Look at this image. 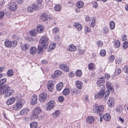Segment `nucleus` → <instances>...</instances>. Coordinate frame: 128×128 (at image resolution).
<instances>
[{
	"mask_svg": "<svg viewBox=\"0 0 128 128\" xmlns=\"http://www.w3.org/2000/svg\"><path fill=\"white\" fill-rule=\"evenodd\" d=\"M14 93L13 90L10 89L8 84H5L1 86L0 89V94H5V98L8 97L12 95Z\"/></svg>",
	"mask_w": 128,
	"mask_h": 128,
	"instance_id": "f257e3e1",
	"label": "nucleus"
},
{
	"mask_svg": "<svg viewBox=\"0 0 128 128\" xmlns=\"http://www.w3.org/2000/svg\"><path fill=\"white\" fill-rule=\"evenodd\" d=\"M48 40L49 39L46 36H43L40 40V44H41L42 47L44 48H47Z\"/></svg>",
	"mask_w": 128,
	"mask_h": 128,
	"instance_id": "f03ea898",
	"label": "nucleus"
},
{
	"mask_svg": "<svg viewBox=\"0 0 128 128\" xmlns=\"http://www.w3.org/2000/svg\"><path fill=\"white\" fill-rule=\"evenodd\" d=\"M104 110V106L102 105H100L98 106L96 104L94 106L93 112H94L97 113L99 116L103 112Z\"/></svg>",
	"mask_w": 128,
	"mask_h": 128,
	"instance_id": "7ed1b4c3",
	"label": "nucleus"
},
{
	"mask_svg": "<svg viewBox=\"0 0 128 128\" xmlns=\"http://www.w3.org/2000/svg\"><path fill=\"white\" fill-rule=\"evenodd\" d=\"M18 44V42L16 40L11 41L8 39L5 40L4 44L5 46L8 48L15 47Z\"/></svg>",
	"mask_w": 128,
	"mask_h": 128,
	"instance_id": "20e7f679",
	"label": "nucleus"
},
{
	"mask_svg": "<svg viewBox=\"0 0 128 128\" xmlns=\"http://www.w3.org/2000/svg\"><path fill=\"white\" fill-rule=\"evenodd\" d=\"M47 94L45 92L40 94L39 95V100L41 102H44L47 99Z\"/></svg>",
	"mask_w": 128,
	"mask_h": 128,
	"instance_id": "39448f33",
	"label": "nucleus"
},
{
	"mask_svg": "<svg viewBox=\"0 0 128 128\" xmlns=\"http://www.w3.org/2000/svg\"><path fill=\"white\" fill-rule=\"evenodd\" d=\"M55 104V102L53 100L50 101L46 105V109L48 110H50L53 108Z\"/></svg>",
	"mask_w": 128,
	"mask_h": 128,
	"instance_id": "423d86ee",
	"label": "nucleus"
},
{
	"mask_svg": "<svg viewBox=\"0 0 128 128\" xmlns=\"http://www.w3.org/2000/svg\"><path fill=\"white\" fill-rule=\"evenodd\" d=\"M115 100L114 98L112 97H110L107 101V104L108 106L112 107L114 105Z\"/></svg>",
	"mask_w": 128,
	"mask_h": 128,
	"instance_id": "0eeeda50",
	"label": "nucleus"
},
{
	"mask_svg": "<svg viewBox=\"0 0 128 128\" xmlns=\"http://www.w3.org/2000/svg\"><path fill=\"white\" fill-rule=\"evenodd\" d=\"M38 8V5L35 4H33L31 6H29L28 8V10L30 12H32L34 10H36Z\"/></svg>",
	"mask_w": 128,
	"mask_h": 128,
	"instance_id": "6e6552de",
	"label": "nucleus"
},
{
	"mask_svg": "<svg viewBox=\"0 0 128 128\" xmlns=\"http://www.w3.org/2000/svg\"><path fill=\"white\" fill-rule=\"evenodd\" d=\"M41 111L40 108L39 106H37L34 110L32 113L33 116H36L40 113Z\"/></svg>",
	"mask_w": 128,
	"mask_h": 128,
	"instance_id": "1a4fd4ad",
	"label": "nucleus"
},
{
	"mask_svg": "<svg viewBox=\"0 0 128 128\" xmlns=\"http://www.w3.org/2000/svg\"><path fill=\"white\" fill-rule=\"evenodd\" d=\"M55 83V82L54 81H50L47 85L48 88L50 92H52L53 90V86Z\"/></svg>",
	"mask_w": 128,
	"mask_h": 128,
	"instance_id": "9d476101",
	"label": "nucleus"
},
{
	"mask_svg": "<svg viewBox=\"0 0 128 128\" xmlns=\"http://www.w3.org/2000/svg\"><path fill=\"white\" fill-rule=\"evenodd\" d=\"M16 3L14 2H12L9 6V8L11 11H15L17 9Z\"/></svg>",
	"mask_w": 128,
	"mask_h": 128,
	"instance_id": "9b49d317",
	"label": "nucleus"
},
{
	"mask_svg": "<svg viewBox=\"0 0 128 128\" xmlns=\"http://www.w3.org/2000/svg\"><path fill=\"white\" fill-rule=\"evenodd\" d=\"M105 82L104 77H101L98 79L97 84V86H99L102 84H104Z\"/></svg>",
	"mask_w": 128,
	"mask_h": 128,
	"instance_id": "f8f14e48",
	"label": "nucleus"
},
{
	"mask_svg": "<svg viewBox=\"0 0 128 128\" xmlns=\"http://www.w3.org/2000/svg\"><path fill=\"white\" fill-rule=\"evenodd\" d=\"M22 106V104L20 102H18L16 105L14 106L13 109L14 110H18L21 109Z\"/></svg>",
	"mask_w": 128,
	"mask_h": 128,
	"instance_id": "ddd939ff",
	"label": "nucleus"
},
{
	"mask_svg": "<svg viewBox=\"0 0 128 128\" xmlns=\"http://www.w3.org/2000/svg\"><path fill=\"white\" fill-rule=\"evenodd\" d=\"M59 66L60 68L65 72H68L69 71V70L68 67L66 64H60Z\"/></svg>",
	"mask_w": 128,
	"mask_h": 128,
	"instance_id": "4468645a",
	"label": "nucleus"
},
{
	"mask_svg": "<svg viewBox=\"0 0 128 128\" xmlns=\"http://www.w3.org/2000/svg\"><path fill=\"white\" fill-rule=\"evenodd\" d=\"M29 112V110L28 108H25L20 111V114L21 116L27 114Z\"/></svg>",
	"mask_w": 128,
	"mask_h": 128,
	"instance_id": "2eb2a0df",
	"label": "nucleus"
},
{
	"mask_svg": "<svg viewBox=\"0 0 128 128\" xmlns=\"http://www.w3.org/2000/svg\"><path fill=\"white\" fill-rule=\"evenodd\" d=\"M15 100V98L12 97L8 99L6 102V104L8 105H11L14 103Z\"/></svg>",
	"mask_w": 128,
	"mask_h": 128,
	"instance_id": "dca6fc26",
	"label": "nucleus"
},
{
	"mask_svg": "<svg viewBox=\"0 0 128 128\" xmlns=\"http://www.w3.org/2000/svg\"><path fill=\"white\" fill-rule=\"evenodd\" d=\"M94 120V118L92 116H88L86 119V121L88 124H91L93 123Z\"/></svg>",
	"mask_w": 128,
	"mask_h": 128,
	"instance_id": "f3484780",
	"label": "nucleus"
},
{
	"mask_svg": "<svg viewBox=\"0 0 128 128\" xmlns=\"http://www.w3.org/2000/svg\"><path fill=\"white\" fill-rule=\"evenodd\" d=\"M76 49L75 46L73 44H70L68 47L67 50L71 52L75 51Z\"/></svg>",
	"mask_w": 128,
	"mask_h": 128,
	"instance_id": "a211bd4d",
	"label": "nucleus"
},
{
	"mask_svg": "<svg viewBox=\"0 0 128 128\" xmlns=\"http://www.w3.org/2000/svg\"><path fill=\"white\" fill-rule=\"evenodd\" d=\"M73 26L78 31H80L82 30V27L81 25L78 23H74Z\"/></svg>",
	"mask_w": 128,
	"mask_h": 128,
	"instance_id": "6ab92c4d",
	"label": "nucleus"
},
{
	"mask_svg": "<svg viewBox=\"0 0 128 128\" xmlns=\"http://www.w3.org/2000/svg\"><path fill=\"white\" fill-rule=\"evenodd\" d=\"M37 96L36 95H34L32 96V98L31 101V104H35L37 103Z\"/></svg>",
	"mask_w": 128,
	"mask_h": 128,
	"instance_id": "aec40b11",
	"label": "nucleus"
},
{
	"mask_svg": "<svg viewBox=\"0 0 128 128\" xmlns=\"http://www.w3.org/2000/svg\"><path fill=\"white\" fill-rule=\"evenodd\" d=\"M76 85L78 89H81L83 87V84L82 82L77 80L76 82Z\"/></svg>",
	"mask_w": 128,
	"mask_h": 128,
	"instance_id": "412c9836",
	"label": "nucleus"
},
{
	"mask_svg": "<svg viewBox=\"0 0 128 128\" xmlns=\"http://www.w3.org/2000/svg\"><path fill=\"white\" fill-rule=\"evenodd\" d=\"M103 118L105 121H108L110 119L111 116L109 114L106 113L104 115Z\"/></svg>",
	"mask_w": 128,
	"mask_h": 128,
	"instance_id": "4be33fe9",
	"label": "nucleus"
},
{
	"mask_svg": "<svg viewBox=\"0 0 128 128\" xmlns=\"http://www.w3.org/2000/svg\"><path fill=\"white\" fill-rule=\"evenodd\" d=\"M44 28L41 25H38L36 28V31L38 32L41 33L44 31Z\"/></svg>",
	"mask_w": 128,
	"mask_h": 128,
	"instance_id": "5701e85b",
	"label": "nucleus"
},
{
	"mask_svg": "<svg viewBox=\"0 0 128 128\" xmlns=\"http://www.w3.org/2000/svg\"><path fill=\"white\" fill-rule=\"evenodd\" d=\"M124 109L123 106L121 105H119L117 106L116 109V111L119 113H122Z\"/></svg>",
	"mask_w": 128,
	"mask_h": 128,
	"instance_id": "b1692460",
	"label": "nucleus"
},
{
	"mask_svg": "<svg viewBox=\"0 0 128 128\" xmlns=\"http://www.w3.org/2000/svg\"><path fill=\"white\" fill-rule=\"evenodd\" d=\"M111 83L108 82L106 83V86L107 88H108V89L107 90H110V91H111L112 92H113L114 91V89L113 88L111 87Z\"/></svg>",
	"mask_w": 128,
	"mask_h": 128,
	"instance_id": "393cba45",
	"label": "nucleus"
},
{
	"mask_svg": "<svg viewBox=\"0 0 128 128\" xmlns=\"http://www.w3.org/2000/svg\"><path fill=\"white\" fill-rule=\"evenodd\" d=\"M40 18L42 20L45 21L48 19V16L46 14L43 13L41 16Z\"/></svg>",
	"mask_w": 128,
	"mask_h": 128,
	"instance_id": "a878e982",
	"label": "nucleus"
},
{
	"mask_svg": "<svg viewBox=\"0 0 128 128\" xmlns=\"http://www.w3.org/2000/svg\"><path fill=\"white\" fill-rule=\"evenodd\" d=\"M63 86V83L62 82H60L56 86V90L58 91H60L62 88Z\"/></svg>",
	"mask_w": 128,
	"mask_h": 128,
	"instance_id": "bb28decb",
	"label": "nucleus"
},
{
	"mask_svg": "<svg viewBox=\"0 0 128 128\" xmlns=\"http://www.w3.org/2000/svg\"><path fill=\"white\" fill-rule=\"evenodd\" d=\"M36 48L34 47H32L30 48V52L32 54H34L36 52Z\"/></svg>",
	"mask_w": 128,
	"mask_h": 128,
	"instance_id": "cd10ccee",
	"label": "nucleus"
},
{
	"mask_svg": "<svg viewBox=\"0 0 128 128\" xmlns=\"http://www.w3.org/2000/svg\"><path fill=\"white\" fill-rule=\"evenodd\" d=\"M88 68L89 70H94L96 68L94 64L90 63L88 64Z\"/></svg>",
	"mask_w": 128,
	"mask_h": 128,
	"instance_id": "c85d7f7f",
	"label": "nucleus"
},
{
	"mask_svg": "<svg viewBox=\"0 0 128 128\" xmlns=\"http://www.w3.org/2000/svg\"><path fill=\"white\" fill-rule=\"evenodd\" d=\"M56 44L54 43H52L50 44L49 48L48 49V52L54 49L56 47Z\"/></svg>",
	"mask_w": 128,
	"mask_h": 128,
	"instance_id": "c756f323",
	"label": "nucleus"
},
{
	"mask_svg": "<svg viewBox=\"0 0 128 128\" xmlns=\"http://www.w3.org/2000/svg\"><path fill=\"white\" fill-rule=\"evenodd\" d=\"M84 5V3L82 1H80L78 2L76 4V6L79 8L82 7Z\"/></svg>",
	"mask_w": 128,
	"mask_h": 128,
	"instance_id": "7c9ffc66",
	"label": "nucleus"
},
{
	"mask_svg": "<svg viewBox=\"0 0 128 128\" xmlns=\"http://www.w3.org/2000/svg\"><path fill=\"white\" fill-rule=\"evenodd\" d=\"M92 20V22L91 24H90V27H94L96 25V18H95L94 17H93L92 19H91Z\"/></svg>",
	"mask_w": 128,
	"mask_h": 128,
	"instance_id": "2f4dec72",
	"label": "nucleus"
},
{
	"mask_svg": "<svg viewBox=\"0 0 128 128\" xmlns=\"http://www.w3.org/2000/svg\"><path fill=\"white\" fill-rule=\"evenodd\" d=\"M104 94H105V96L104 97V99L105 100H106L108 98L109 95L110 94V90H107L106 92L105 93L104 92Z\"/></svg>",
	"mask_w": 128,
	"mask_h": 128,
	"instance_id": "473e14b6",
	"label": "nucleus"
},
{
	"mask_svg": "<svg viewBox=\"0 0 128 128\" xmlns=\"http://www.w3.org/2000/svg\"><path fill=\"white\" fill-rule=\"evenodd\" d=\"M62 6L60 4H57L54 7V10L56 11H60L61 9Z\"/></svg>",
	"mask_w": 128,
	"mask_h": 128,
	"instance_id": "72a5a7b5",
	"label": "nucleus"
},
{
	"mask_svg": "<svg viewBox=\"0 0 128 128\" xmlns=\"http://www.w3.org/2000/svg\"><path fill=\"white\" fill-rule=\"evenodd\" d=\"M104 91L100 90L98 94V97L99 98H102L104 95Z\"/></svg>",
	"mask_w": 128,
	"mask_h": 128,
	"instance_id": "f704fd0d",
	"label": "nucleus"
},
{
	"mask_svg": "<svg viewBox=\"0 0 128 128\" xmlns=\"http://www.w3.org/2000/svg\"><path fill=\"white\" fill-rule=\"evenodd\" d=\"M70 92V90L68 88H66L62 92L63 94L65 96L68 95Z\"/></svg>",
	"mask_w": 128,
	"mask_h": 128,
	"instance_id": "c9c22d12",
	"label": "nucleus"
},
{
	"mask_svg": "<svg viewBox=\"0 0 128 128\" xmlns=\"http://www.w3.org/2000/svg\"><path fill=\"white\" fill-rule=\"evenodd\" d=\"M38 123L36 122H33L30 124V126L31 128H36L38 125Z\"/></svg>",
	"mask_w": 128,
	"mask_h": 128,
	"instance_id": "e433bc0d",
	"label": "nucleus"
},
{
	"mask_svg": "<svg viewBox=\"0 0 128 128\" xmlns=\"http://www.w3.org/2000/svg\"><path fill=\"white\" fill-rule=\"evenodd\" d=\"M76 74L78 77H80L82 74V72L80 70H77L76 72Z\"/></svg>",
	"mask_w": 128,
	"mask_h": 128,
	"instance_id": "4c0bfd02",
	"label": "nucleus"
},
{
	"mask_svg": "<svg viewBox=\"0 0 128 128\" xmlns=\"http://www.w3.org/2000/svg\"><path fill=\"white\" fill-rule=\"evenodd\" d=\"M114 45L117 48H118L120 46V42L118 40H116L114 41Z\"/></svg>",
	"mask_w": 128,
	"mask_h": 128,
	"instance_id": "58836bf2",
	"label": "nucleus"
},
{
	"mask_svg": "<svg viewBox=\"0 0 128 128\" xmlns=\"http://www.w3.org/2000/svg\"><path fill=\"white\" fill-rule=\"evenodd\" d=\"M110 26L112 30L114 29L115 26V23L113 21H111L110 23Z\"/></svg>",
	"mask_w": 128,
	"mask_h": 128,
	"instance_id": "ea45409f",
	"label": "nucleus"
},
{
	"mask_svg": "<svg viewBox=\"0 0 128 128\" xmlns=\"http://www.w3.org/2000/svg\"><path fill=\"white\" fill-rule=\"evenodd\" d=\"M60 114V112L58 110H57L55 111V112L53 114V116L54 118L58 117Z\"/></svg>",
	"mask_w": 128,
	"mask_h": 128,
	"instance_id": "a19ab883",
	"label": "nucleus"
},
{
	"mask_svg": "<svg viewBox=\"0 0 128 128\" xmlns=\"http://www.w3.org/2000/svg\"><path fill=\"white\" fill-rule=\"evenodd\" d=\"M108 32V28L106 26L104 27L102 30L101 31V32L103 34H106Z\"/></svg>",
	"mask_w": 128,
	"mask_h": 128,
	"instance_id": "79ce46f5",
	"label": "nucleus"
},
{
	"mask_svg": "<svg viewBox=\"0 0 128 128\" xmlns=\"http://www.w3.org/2000/svg\"><path fill=\"white\" fill-rule=\"evenodd\" d=\"M7 75L8 76H12L14 74L13 70L11 69L9 70L7 72Z\"/></svg>",
	"mask_w": 128,
	"mask_h": 128,
	"instance_id": "37998d69",
	"label": "nucleus"
},
{
	"mask_svg": "<svg viewBox=\"0 0 128 128\" xmlns=\"http://www.w3.org/2000/svg\"><path fill=\"white\" fill-rule=\"evenodd\" d=\"M36 30L34 29H33L32 30L29 31V33L32 36H34L36 33Z\"/></svg>",
	"mask_w": 128,
	"mask_h": 128,
	"instance_id": "c03bdc74",
	"label": "nucleus"
},
{
	"mask_svg": "<svg viewBox=\"0 0 128 128\" xmlns=\"http://www.w3.org/2000/svg\"><path fill=\"white\" fill-rule=\"evenodd\" d=\"M21 48L23 51H26L28 48L26 44H22Z\"/></svg>",
	"mask_w": 128,
	"mask_h": 128,
	"instance_id": "a18cd8bd",
	"label": "nucleus"
},
{
	"mask_svg": "<svg viewBox=\"0 0 128 128\" xmlns=\"http://www.w3.org/2000/svg\"><path fill=\"white\" fill-rule=\"evenodd\" d=\"M106 54V52L104 50H102L100 51V54L102 56H104Z\"/></svg>",
	"mask_w": 128,
	"mask_h": 128,
	"instance_id": "49530a36",
	"label": "nucleus"
},
{
	"mask_svg": "<svg viewBox=\"0 0 128 128\" xmlns=\"http://www.w3.org/2000/svg\"><path fill=\"white\" fill-rule=\"evenodd\" d=\"M124 72L127 74H128V65H126L124 66L123 68Z\"/></svg>",
	"mask_w": 128,
	"mask_h": 128,
	"instance_id": "de8ad7c7",
	"label": "nucleus"
},
{
	"mask_svg": "<svg viewBox=\"0 0 128 128\" xmlns=\"http://www.w3.org/2000/svg\"><path fill=\"white\" fill-rule=\"evenodd\" d=\"M84 30L86 34L87 32H91V30L90 28L86 26L84 27Z\"/></svg>",
	"mask_w": 128,
	"mask_h": 128,
	"instance_id": "09e8293b",
	"label": "nucleus"
},
{
	"mask_svg": "<svg viewBox=\"0 0 128 128\" xmlns=\"http://www.w3.org/2000/svg\"><path fill=\"white\" fill-rule=\"evenodd\" d=\"M59 31V30L57 27L54 28L52 30V32L54 34H56Z\"/></svg>",
	"mask_w": 128,
	"mask_h": 128,
	"instance_id": "8fccbe9b",
	"label": "nucleus"
},
{
	"mask_svg": "<svg viewBox=\"0 0 128 128\" xmlns=\"http://www.w3.org/2000/svg\"><path fill=\"white\" fill-rule=\"evenodd\" d=\"M6 81V78H3L0 80V86L4 84Z\"/></svg>",
	"mask_w": 128,
	"mask_h": 128,
	"instance_id": "3c124183",
	"label": "nucleus"
},
{
	"mask_svg": "<svg viewBox=\"0 0 128 128\" xmlns=\"http://www.w3.org/2000/svg\"><path fill=\"white\" fill-rule=\"evenodd\" d=\"M123 47L124 49L128 47V42H124L123 44Z\"/></svg>",
	"mask_w": 128,
	"mask_h": 128,
	"instance_id": "603ef678",
	"label": "nucleus"
},
{
	"mask_svg": "<svg viewBox=\"0 0 128 128\" xmlns=\"http://www.w3.org/2000/svg\"><path fill=\"white\" fill-rule=\"evenodd\" d=\"M115 58L114 56L113 55H111L110 56L108 60L110 62V61L112 62L114 59Z\"/></svg>",
	"mask_w": 128,
	"mask_h": 128,
	"instance_id": "864d4df0",
	"label": "nucleus"
},
{
	"mask_svg": "<svg viewBox=\"0 0 128 128\" xmlns=\"http://www.w3.org/2000/svg\"><path fill=\"white\" fill-rule=\"evenodd\" d=\"M99 86H100V90H103V91H104V90L105 89V87L104 85H101Z\"/></svg>",
	"mask_w": 128,
	"mask_h": 128,
	"instance_id": "5fc2aeb1",
	"label": "nucleus"
},
{
	"mask_svg": "<svg viewBox=\"0 0 128 128\" xmlns=\"http://www.w3.org/2000/svg\"><path fill=\"white\" fill-rule=\"evenodd\" d=\"M97 43L98 46V47L102 46L103 44L101 40H98Z\"/></svg>",
	"mask_w": 128,
	"mask_h": 128,
	"instance_id": "6e6d98bb",
	"label": "nucleus"
},
{
	"mask_svg": "<svg viewBox=\"0 0 128 128\" xmlns=\"http://www.w3.org/2000/svg\"><path fill=\"white\" fill-rule=\"evenodd\" d=\"M61 74L62 72H61L58 70L56 71L54 73V75H55L56 76L57 75H60Z\"/></svg>",
	"mask_w": 128,
	"mask_h": 128,
	"instance_id": "4d7b16f0",
	"label": "nucleus"
},
{
	"mask_svg": "<svg viewBox=\"0 0 128 128\" xmlns=\"http://www.w3.org/2000/svg\"><path fill=\"white\" fill-rule=\"evenodd\" d=\"M5 13L3 11H0V18H2L4 16Z\"/></svg>",
	"mask_w": 128,
	"mask_h": 128,
	"instance_id": "13d9d810",
	"label": "nucleus"
},
{
	"mask_svg": "<svg viewBox=\"0 0 128 128\" xmlns=\"http://www.w3.org/2000/svg\"><path fill=\"white\" fill-rule=\"evenodd\" d=\"M59 101L60 102H62L64 100V97L62 96H60L58 98Z\"/></svg>",
	"mask_w": 128,
	"mask_h": 128,
	"instance_id": "bf43d9fd",
	"label": "nucleus"
},
{
	"mask_svg": "<svg viewBox=\"0 0 128 128\" xmlns=\"http://www.w3.org/2000/svg\"><path fill=\"white\" fill-rule=\"evenodd\" d=\"M93 7L95 8H97L98 6V4L96 2H95L93 4Z\"/></svg>",
	"mask_w": 128,
	"mask_h": 128,
	"instance_id": "052dcab7",
	"label": "nucleus"
},
{
	"mask_svg": "<svg viewBox=\"0 0 128 128\" xmlns=\"http://www.w3.org/2000/svg\"><path fill=\"white\" fill-rule=\"evenodd\" d=\"M68 76L70 77H73L74 76V74L72 72H71L68 74Z\"/></svg>",
	"mask_w": 128,
	"mask_h": 128,
	"instance_id": "680f3d73",
	"label": "nucleus"
},
{
	"mask_svg": "<svg viewBox=\"0 0 128 128\" xmlns=\"http://www.w3.org/2000/svg\"><path fill=\"white\" fill-rule=\"evenodd\" d=\"M23 121L25 122H27L29 120V118L27 117H25L23 119Z\"/></svg>",
	"mask_w": 128,
	"mask_h": 128,
	"instance_id": "e2e57ef3",
	"label": "nucleus"
},
{
	"mask_svg": "<svg viewBox=\"0 0 128 128\" xmlns=\"http://www.w3.org/2000/svg\"><path fill=\"white\" fill-rule=\"evenodd\" d=\"M85 20L86 22H88L90 20V18L88 16H87L85 18Z\"/></svg>",
	"mask_w": 128,
	"mask_h": 128,
	"instance_id": "0e129e2a",
	"label": "nucleus"
},
{
	"mask_svg": "<svg viewBox=\"0 0 128 128\" xmlns=\"http://www.w3.org/2000/svg\"><path fill=\"white\" fill-rule=\"evenodd\" d=\"M116 73L118 74H119L121 72V69L120 68H118L116 71Z\"/></svg>",
	"mask_w": 128,
	"mask_h": 128,
	"instance_id": "69168bd1",
	"label": "nucleus"
},
{
	"mask_svg": "<svg viewBox=\"0 0 128 128\" xmlns=\"http://www.w3.org/2000/svg\"><path fill=\"white\" fill-rule=\"evenodd\" d=\"M122 37L123 40H125L127 39L126 36L124 34L123 35Z\"/></svg>",
	"mask_w": 128,
	"mask_h": 128,
	"instance_id": "338daca9",
	"label": "nucleus"
},
{
	"mask_svg": "<svg viewBox=\"0 0 128 128\" xmlns=\"http://www.w3.org/2000/svg\"><path fill=\"white\" fill-rule=\"evenodd\" d=\"M110 74H105V77L107 79H108L110 78Z\"/></svg>",
	"mask_w": 128,
	"mask_h": 128,
	"instance_id": "774afa93",
	"label": "nucleus"
}]
</instances>
